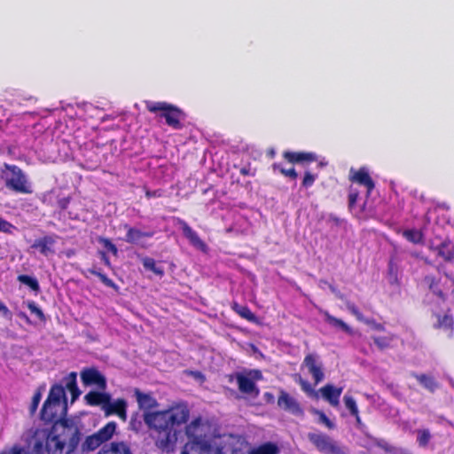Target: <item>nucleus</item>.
I'll return each mask as SVG.
<instances>
[{
    "label": "nucleus",
    "mask_w": 454,
    "mask_h": 454,
    "mask_svg": "<svg viewBox=\"0 0 454 454\" xmlns=\"http://www.w3.org/2000/svg\"><path fill=\"white\" fill-rule=\"evenodd\" d=\"M82 431L73 419H62L51 428H36L27 441L31 454H71L77 449Z\"/></svg>",
    "instance_id": "1"
},
{
    "label": "nucleus",
    "mask_w": 454,
    "mask_h": 454,
    "mask_svg": "<svg viewBox=\"0 0 454 454\" xmlns=\"http://www.w3.org/2000/svg\"><path fill=\"white\" fill-rule=\"evenodd\" d=\"M190 411L186 404L178 403L163 411H145L143 419L157 448L165 452H172L177 442V427L186 424Z\"/></svg>",
    "instance_id": "2"
},
{
    "label": "nucleus",
    "mask_w": 454,
    "mask_h": 454,
    "mask_svg": "<svg viewBox=\"0 0 454 454\" xmlns=\"http://www.w3.org/2000/svg\"><path fill=\"white\" fill-rule=\"evenodd\" d=\"M67 403L65 389L61 384H53L49 391L47 399L40 411V417L45 423L54 425L67 418Z\"/></svg>",
    "instance_id": "3"
},
{
    "label": "nucleus",
    "mask_w": 454,
    "mask_h": 454,
    "mask_svg": "<svg viewBox=\"0 0 454 454\" xmlns=\"http://www.w3.org/2000/svg\"><path fill=\"white\" fill-rule=\"evenodd\" d=\"M0 178L11 192L19 194L33 193V186L27 174L17 165L4 163L0 168Z\"/></svg>",
    "instance_id": "4"
},
{
    "label": "nucleus",
    "mask_w": 454,
    "mask_h": 454,
    "mask_svg": "<svg viewBox=\"0 0 454 454\" xmlns=\"http://www.w3.org/2000/svg\"><path fill=\"white\" fill-rule=\"evenodd\" d=\"M148 112L155 114L156 117L163 118L166 124L174 129H182L183 121L185 120V113L176 106L166 101H145Z\"/></svg>",
    "instance_id": "5"
},
{
    "label": "nucleus",
    "mask_w": 454,
    "mask_h": 454,
    "mask_svg": "<svg viewBox=\"0 0 454 454\" xmlns=\"http://www.w3.org/2000/svg\"><path fill=\"white\" fill-rule=\"evenodd\" d=\"M308 439L322 453L346 454L343 449L325 434L309 433Z\"/></svg>",
    "instance_id": "6"
},
{
    "label": "nucleus",
    "mask_w": 454,
    "mask_h": 454,
    "mask_svg": "<svg viewBox=\"0 0 454 454\" xmlns=\"http://www.w3.org/2000/svg\"><path fill=\"white\" fill-rule=\"evenodd\" d=\"M301 365L305 366L308 369L309 373L311 375L314 380V385H317L324 380L325 372L323 364L319 360V357L317 354H307L303 359Z\"/></svg>",
    "instance_id": "7"
},
{
    "label": "nucleus",
    "mask_w": 454,
    "mask_h": 454,
    "mask_svg": "<svg viewBox=\"0 0 454 454\" xmlns=\"http://www.w3.org/2000/svg\"><path fill=\"white\" fill-rule=\"evenodd\" d=\"M278 406L297 417H303L304 411L300 403L284 389L279 390Z\"/></svg>",
    "instance_id": "8"
},
{
    "label": "nucleus",
    "mask_w": 454,
    "mask_h": 454,
    "mask_svg": "<svg viewBox=\"0 0 454 454\" xmlns=\"http://www.w3.org/2000/svg\"><path fill=\"white\" fill-rule=\"evenodd\" d=\"M181 454H222V451L209 442L196 438L184 446Z\"/></svg>",
    "instance_id": "9"
},
{
    "label": "nucleus",
    "mask_w": 454,
    "mask_h": 454,
    "mask_svg": "<svg viewBox=\"0 0 454 454\" xmlns=\"http://www.w3.org/2000/svg\"><path fill=\"white\" fill-rule=\"evenodd\" d=\"M127 401L123 398H118L112 402V398L108 400L106 403L105 407H103V411L106 417L115 415L122 421L127 420Z\"/></svg>",
    "instance_id": "10"
},
{
    "label": "nucleus",
    "mask_w": 454,
    "mask_h": 454,
    "mask_svg": "<svg viewBox=\"0 0 454 454\" xmlns=\"http://www.w3.org/2000/svg\"><path fill=\"white\" fill-rule=\"evenodd\" d=\"M81 379L84 385H95L99 389L106 388V380L105 376L96 368H86L81 372Z\"/></svg>",
    "instance_id": "11"
},
{
    "label": "nucleus",
    "mask_w": 454,
    "mask_h": 454,
    "mask_svg": "<svg viewBox=\"0 0 454 454\" xmlns=\"http://www.w3.org/2000/svg\"><path fill=\"white\" fill-rule=\"evenodd\" d=\"M349 180L352 183L364 185L367 190V194L370 195L375 188V183L371 177L368 170L364 167H361L357 170H350Z\"/></svg>",
    "instance_id": "12"
},
{
    "label": "nucleus",
    "mask_w": 454,
    "mask_h": 454,
    "mask_svg": "<svg viewBox=\"0 0 454 454\" xmlns=\"http://www.w3.org/2000/svg\"><path fill=\"white\" fill-rule=\"evenodd\" d=\"M283 158L291 164H309L317 160L314 153L285 151Z\"/></svg>",
    "instance_id": "13"
},
{
    "label": "nucleus",
    "mask_w": 454,
    "mask_h": 454,
    "mask_svg": "<svg viewBox=\"0 0 454 454\" xmlns=\"http://www.w3.org/2000/svg\"><path fill=\"white\" fill-rule=\"evenodd\" d=\"M178 223L182 229L184 236L189 240L191 245L196 248L205 251L207 249L206 243L200 238L199 234L192 230L191 226L183 219H178Z\"/></svg>",
    "instance_id": "14"
},
{
    "label": "nucleus",
    "mask_w": 454,
    "mask_h": 454,
    "mask_svg": "<svg viewBox=\"0 0 454 454\" xmlns=\"http://www.w3.org/2000/svg\"><path fill=\"white\" fill-rule=\"evenodd\" d=\"M55 243V236L45 235L42 238L36 239L31 245V248L37 249L41 254L48 256L55 253L53 248Z\"/></svg>",
    "instance_id": "15"
},
{
    "label": "nucleus",
    "mask_w": 454,
    "mask_h": 454,
    "mask_svg": "<svg viewBox=\"0 0 454 454\" xmlns=\"http://www.w3.org/2000/svg\"><path fill=\"white\" fill-rule=\"evenodd\" d=\"M342 390V387H336L332 384H326L319 388L317 393H320L323 399L328 402L332 406L336 407L340 403Z\"/></svg>",
    "instance_id": "16"
},
{
    "label": "nucleus",
    "mask_w": 454,
    "mask_h": 454,
    "mask_svg": "<svg viewBox=\"0 0 454 454\" xmlns=\"http://www.w3.org/2000/svg\"><path fill=\"white\" fill-rule=\"evenodd\" d=\"M97 454H133L130 444L124 441L112 442L103 445Z\"/></svg>",
    "instance_id": "17"
},
{
    "label": "nucleus",
    "mask_w": 454,
    "mask_h": 454,
    "mask_svg": "<svg viewBox=\"0 0 454 454\" xmlns=\"http://www.w3.org/2000/svg\"><path fill=\"white\" fill-rule=\"evenodd\" d=\"M134 395L136 396L138 408L145 411H153V409H155L159 406V403L157 400L153 397L150 394H145L141 392L138 388H136L134 391Z\"/></svg>",
    "instance_id": "18"
},
{
    "label": "nucleus",
    "mask_w": 454,
    "mask_h": 454,
    "mask_svg": "<svg viewBox=\"0 0 454 454\" xmlns=\"http://www.w3.org/2000/svg\"><path fill=\"white\" fill-rule=\"evenodd\" d=\"M109 399H111L109 393L95 390H91L84 395V400L88 405L99 406L102 411Z\"/></svg>",
    "instance_id": "19"
},
{
    "label": "nucleus",
    "mask_w": 454,
    "mask_h": 454,
    "mask_svg": "<svg viewBox=\"0 0 454 454\" xmlns=\"http://www.w3.org/2000/svg\"><path fill=\"white\" fill-rule=\"evenodd\" d=\"M230 381L235 378L238 383L239 390L243 394H252L254 391L257 392L256 385L254 381L247 376H245L241 372H236L234 375H230Z\"/></svg>",
    "instance_id": "20"
},
{
    "label": "nucleus",
    "mask_w": 454,
    "mask_h": 454,
    "mask_svg": "<svg viewBox=\"0 0 454 454\" xmlns=\"http://www.w3.org/2000/svg\"><path fill=\"white\" fill-rule=\"evenodd\" d=\"M123 228L127 231L124 239L127 243L137 244L143 238H152L153 236V231H142L129 226L128 223L123 224Z\"/></svg>",
    "instance_id": "21"
},
{
    "label": "nucleus",
    "mask_w": 454,
    "mask_h": 454,
    "mask_svg": "<svg viewBox=\"0 0 454 454\" xmlns=\"http://www.w3.org/2000/svg\"><path fill=\"white\" fill-rule=\"evenodd\" d=\"M76 377V372H72L67 377L64 378L65 387H63L64 389H67L70 392L72 395V403L74 402L81 395V391L77 386Z\"/></svg>",
    "instance_id": "22"
},
{
    "label": "nucleus",
    "mask_w": 454,
    "mask_h": 454,
    "mask_svg": "<svg viewBox=\"0 0 454 454\" xmlns=\"http://www.w3.org/2000/svg\"><path fill=\"white\" fill-rule=\"evenodd\" d=\"M117 429V424L114 421L107 422L103 427L95 432L101 442L105 445L110 441Z\"/></svg>",
    "instance_id": "23"
},
{
    "label": "nucleus",
    "mask_w": 454,
    "mask_h": 454,
    "mask_svg": "<svg viewBox=\"0 0 454 454\" xmlns=\"http://www.w3.org/2000/svg\"><path fill=\"white\" fill-rule=\"evenodd\" d=\"M231 309L238 314L240 317L251 323L257 322L256 316L251 311L248 306L241 305L237 301H233L231 305Z\"/></svg>",
    "instance_id": "24"
},
{
    "label": "nucleus",
    "mask_w": 454,
    "mask_h": 454,
    "mask_svg": "<svg viewBox=\"0 0 454 454\" xmlns=\"http://www.w3.org/2000/svg\"><path fill=\"white\" fill-rule=\"evenodd\" d=\"M437 322L434 325L435 329H444L450 332V336H452L453 327H454V320L451 315L444 314L440 315L436 314Z\"/></svg>",
    "instance_id": "25"
},
{
    "label": "nucleus",
    "mask_w": 454,
    "mask_h": 454,
    "mask_svg": "<svg viewBox=\"0 0 454 454\" xmlns=\"http://www.w3.org/2000/svg\"><path fill=\"white\" fill-rule=\"evenodd\" d=\"M411 376L415 378L419 384H421L425 388L434 393L435 389L438 387V384L434 379V377L421 373L412 372Z\"/></svg>",
    "instance_id": "26"
},
{
    "label": "nucleus",
    "mask_w": 454,
    "mask_h": 454,
    "mask_svg": "<svg viewBox=\"0 0 454 454\" xmlns=\"http://www.w3.org/2000/svg\"><path fill=\"white\" fill-rule=\"evenodd\" d=\"M247 454H279V448L276 443L268 442L252 448Z\"/></svg>",
    "instance_id": "27"
},
{
    "label": "nucleus",
    "mask_w": 454,
    "mask_h": 454,
    "mask_svg": "<svg viewBox=\"0 0 454 454\" xmlns=\"http://www.w3.org/2000/svg\"><path fill=\"white\" fill-rule=\"evenodd\" d=\"M102 444L98 435L94 433L85 437L84 441L82 442L81 449L82 452H90L97 450Z\"/></svg>",
    "instance_id": "28"
},
{
    "label": "nucleus",
    "mask_w": 454,
    "mask_h": 454,
    "mask_svg": "<svg viewBox=\"0 0 454 454\" xmlns=\"http://www.w3.org/2000/svg\"><path fill=\"white\" fill-rule=\"evenodd\" d=\"M325 321L333 327L339 328L345 332L346 333L351 334L352 329L349 325H348L343 320L337 318L328 312L325 313Z\"/></svg>",
    "instance_id": "29"
},
{
    "label": "nucleus",
    "mask_w": 454,
    "mask_h": 454,
    "mask_svg": "<svg viewBox=\"0 0 454 454\" xmlns=\"http://www.w3.org/2000/svg\"><path fill=\"white\" fill-rule=\"evenodd\" d=\"M424 281L428 285V288L434 294H435L439 298H444V294L440 288L439 279H437L434 276H426Z\"/></svg>",
    "instance_id": "30"
},
{
    "label": "nucleus",
    "mask_w": 454,
    "mask_h": 454,
    "mask_svg": "<svg viewBox=\"0 0 454 454\" xmlns=\"http://www.w3.org/2000/svg\"><path fill=\"white\" fill-rule=\"evenodd\" d=\"M437 254L439 256L442 257L445 261L450 262L454 260V251L450 247V242H442L437 247Z\"/></svg>",
    "instance_id": "31"
},
{
    "label": "nucleus",
    "mask_w": 454,
    "mask_h": 454,
    "mask_svg": "<svg viewBox=\"0 0 454 454\" xmlns=\"http://www.w3.org/2000/svg\"><path fill=\"white\" fill-rule=\"evenodd\" d=\"M17 279L21 284L27 286L32 291L35 293L40 292L39 282L35 277L21 274L18 276Z\"/></svg>",
    "instance_id": "32"
},
{
    "label": "nucleus",
    "mask_w": 454,
    "mask_h": 454,
    "mask_svg": "<svg viewBox=\"0 0 454 454\" xmlns=\"http://www.w3.org/2000/svg\"><path fill=\"white\" fill-rule=\"evenodd\" d=\"M403 236L413 244H420L423 242V233L416 229H407L403 231Z\"/></svg>",
    "instance_id": "33"
},
{
    "label": "nucleus",
    "mask_w": 454,
    "mask_h": 454,
    "mask_svg": "<svg viewBox=\"0 0 454 454\" xmlns=\"http://www.w3.org/2000/svg\"><path fill=\"white\" fill-rule=\"evenodd\" d=\"M143 266L148 270L153 271L155 275L162 277L164 275V270L161 267L156 265V262L153 258L145 257L142 260Z\"/></svg>",
    "instance_id": "34"
},
{
    "label": "nucleus",
    "mask_w": 454,
    "mask_h": 454,
    "mask_svg": "<svg viewBox=\"0 0 454 454\" xmlns=\"http://www.w3.org/2000/svg\"><path fill=\"white\" fill-rule=\"evenodd\" d=\"M87 271L91 275L97 276L106 286L114 289L117 288L116 284L111 278L96 268L88 269Z\"/></svg>",
    "instance_id": "35"
},
{
    "label": "nucleus",
    "mask_w": 454,
    "mask_h": 454,
    "mask_svg": "<svg viewBox=\"0 0 454 454\" xmlns=\"http://www.w3.org/2000/svg\"><path fill=\"white\" fill-rule=\"evenodd\" d=\"M431 440V434L428 429L417 430V442L419 447L426 448Z\"/></svg>",
    "instance_id": "36"
},
{
    "label": "nucleus",
    "mask_w": 454,
    "mask_h": 454,
    "mask_svg": "<svg viewBox=\"0 0 454 454\" xmlns=\"http://www.w3.org/2000/svg\"><path fill=\"white\" fill-rule=\"evenodd\" d=\"M346 308L348 309V310L353 315L356 317V318L360 321V322H364L367 325H370L372 321L369 320V319H365L364 317L363 316V314L360 312V310L358 309V308L355 305V303L349 301H346Z\"/></svg>",
    "instance_id": "37"
},
{
    "label": "nucleus",
    "mask_w": 454,
    "mask_h": 454,
    "mask_svg": "<svg viewBox=\"0 0 454 454\" xmlns=\"http://www.w3.org/2000/svg\"><path fill=\"white\" fill-rule=\"evenodd\" d=\"M27 306L28 309L30 310V312L32 314H35L36 316V317L41 322H43V323L46 322V317H45L43 311L34 301H27Z\"/></svg>",
    "instance_id": "38"
},
{
    "label": "nucleus",
    "mask_w": 454,
    "mask_h": 454,
    "mask_svg": "<svg viewBox=\"0 0 454 454\" xmlns=\"http://www.w3.org/2000/svg\"><path fill=\"white\" fill-rule=\"evenodd\" d=\"M343 401L346 408L348 410L351 415H356L359 412L355 399L350 395H344Z\"/></svg>",
    "instance_id": "39"
},
{
    "label": "nucleus",
    "mask_w": 454,
    "mask_h": 454,
    "mask_svg": "<svg viewBox=\"0 0 454 454\" xmlns=\"http://www.w3.org/2000/svg\"><path fill=\"white\" fill-rule=\"evenodd\" d=\"M313 412L318 416V422L324 424L327 428L333 429L334 423L325 415V413L319 410H314Z\"/></svg>",
    "instance_id": "40"
},
{
    "label": "nucleus",
    "mask_w": 454,
    "mask_h": 454,
    "mask_svg": "<svg viewBox=\"0 0 454 454\" xmlns=\"http://www.w3.org/2000/svg\"><path fill=\"white\" fill-rule=\"evenodd\" d=\"M298 378H299V380H296V381L300 384V386H301V389H302L305 393H307V394H309V395H312V396H314V397L317 398V397H318V396H317V395H318V393H317V392H316V391H314V389H313V387H311L310 383H309L307 380H303L301 376H298Z\"/></svg>",
    "instance_id": "41"
},
{
    "label": "nucleus",
    "mask_w": 454,
    "mask_h": 454,
    "mask_svg": "<svg viewBox=\"0 0 454 454\" xmlns=\"http://www.w3.org/2000/svg\"><path fill=\"white\" fill-rule=\"evenodd\" d=\"M98 241L103 247L111 252L114 255H117L118 248L117 247L107 238L99 237Z\"/></svg>",
    "instance_id": "42"
},
{
    "label": "nucleus",
    "mask_w": 454,
    "mask_h": 454,
    "mask_svg": "<svg viewBox=\"0 0 454 454\" xmlns=\"http://www.w3.org/2000/svg\"><path fill=\"white\" fill-rule=\"evenodd\" d=\"M201 425V419L197 418L193 419L190 424H188L185 427V433L188 437H193L195 435V431L197 427Z\"/></svg>",
    "instance_id": "43"
},
{
    "label": "nucleus",
    "mask_w": 454,
    "mask_h": 454,
    "mask_svg": "<svg viewBox=\"0 0 454 454\" xmlns=\"http://www.w3.org/2000/svg\"><path fill=\"white\" fill-rule=\"evenodd\" d=\"M390 339L385 336L373 337L374 344L380 349L384 350L390 346Z\"/></svg>",
    "instance_id": "44"
},
{
    "label": "nucleus",
    "mask_w": 454,
    "mask_h": 454,
    "mask_svg": "<svg viewBox=\"0 0 454 454\" xmlns=\"http://www.w3.org/2000/svg\"><path fill=\"white\" fill-rule=\"evenodd\" d=\"M317 177V175L312 174L309 171H306L304 173V176H303V179H302V182H301L302 187H304V188L311 187L314 184Z\"/></svg>",
    "instance_id": "45"
},
{
    "label": "nucleus",
    "mask_w": 454,
    "mask_h": 454,
    "mask_svg": "<svg viewBox=\"0 0 454 454\" xmlns=\"http://www.w3.org/2000/svg\"><path fill=\"white\" fill-rule=\"evenodd\" d=\"M15 226L8 222L7 220L0 217V231L4 233L11 234Z\"/></svg>",
    "instance_id": "46"
},
{
    "label": "nucleus",
    "mask_w": 454,
    "mask_h": 454,
    "mask_svg": "<svg viewBox=\"0 0 454 454\" xmlns=\"http://www.w3.org/2000/svg\"><path fill=\"white\" fill-rule=\"evenodd\" d=\"M373 442H374L376 446H378L379 448L382 449L386 452H393L394 450H395V448L393 446H391L388 442H387L383 439H376V438H374Z\"/></svg>",
    "instance_id": "47"
},
{
    "label": "nucleus",
    "mask_w": 454,
    "mask_h": 454,
    "mask_svg": "<svg viewBox=\"0 0 454 454\" xmlns=\"http://www.w3.org/2000/svg\"><path fill=\"white\" fill-rule=\"evenodd\" d=\"M41 398H42V395H41L40 391H37L33 395L32 402L30 404V411L32 413H34L37 410L39 403L41 401Z\"/></svg>",
    "instance_id": "48"
},
{
    "label": "nucleus",
    "mask_w": 454,
    "mask_h": 454,
    "mask_svg": "<svg viewBox=\"0 0 454 454\" xmlns=\"http://www.w3.org/2000/svg\"><path fill=\"white\" fill-rule=\"evenodd\" d=\"M242 443H239V446L236 445H228L226 446V451L229 454H245L242 448Z\"/></svg>",
    "instance_id": "49"
},
{
    "label": "nucleus",
    "mask_w": 454,
    "mask_h": 454,
    "mask_svg": "<svg viewBox=\"0 0 454 454\" xmlns=\"http://www.w3.org/2000/svg\"><path fill=\"white\" fill-rule=\"evenodd\" d=\"M358 192L357 191H350L348 193V207L350 208L354 207L358 199Z\"/></svg>",
    "instance_id": "50"
},
{
    "label": "nucleus",
    "mask_w": 454,
    "mask_h": 454,
    "mask_svg": "<svg viewBox=\"0 0 454 454\" xmlns=\"http://www.w3.org/2000/svg\"><path fill=\"white\" fill-rule=\"evenodd\" d=\"M144 189H145V196H146L147 199L160 198V197L162 196V191L161 190L151 191V190L147 189L146 187H144Z\"/></svg>",
    "instance_id": "51"
},
{
    "label": "nucleus",
    "mask_w": 454,
    "mask_h": 454,
    "mask_svg": "<svg viewBox=\"0 0 454 454\" xmlns=\"http://www.w3.org/2000/svg\"><path fill=\"white\" fill-rule=\"evenodd\" d=\"M0 454H26V452L22 448L15 445L9 450H3Z\"/></svg>",
    "instance_id": "52"
},
{
    "label": "nucleus",
    "mask_w": 454,
    "mask_h": 454,
    "mask_svg": "<svg viewBox=\"0 0 454 454\" xmlns=\"http://www.w3.org/2000/svg\"><path fill=\"white\" fill-rule=\"evenodd\" d=\"M247 376L250 377V379H252L253 380H260L262 379V373L260 370H250L248 372H247Z\"/></svg>",
    "instance_id": "53"
},
{
    "label": "nucleus",
    "mask_w": 454,
    "mask_h": 454,
    "mask_svg": "<svg viewBox=\"0 0 454 454\" xmlns=\"http://www.w3.org/2000/svg\"><path fill=\"white\" fill-rule=\"evenodd\" d=\"M70 204V197H64L58 200V207L61 210H66Z\"/></svg>",
    "instance_id": "54"
},
{
    "label": "nucleus",
    "mask_w": 454,
    "mask_h": 454,
    "mask_svg": "<svg viewBox=\"0 0 454 454\" xmlns=\"http://www.w3.org/2000/svg\"><path fill=\"white\" fill-rule=\"evenodd\" d=\"M0 313L4 317L10 318L12 317V313L7 306L0 301Z\"/></svg>",
    "instance_id": "55"
},
{
    "label": "nucleus",
    "mask_w": 454,
    "mask_h": 454,
    "mask_svg": "<svg viewBox=\"0 0 454 454\" xmlns=\"http://www.w3.org/2000/svg\"><path fill=\"white\" fill-rule=\"evenodd\" d=\"M98 254L104 264L107 267H111V262L106 253L105 251H99Z\"/></svg>",
    "instance_id": "56"
},
{
    "label": "nucleus",
    "mask_w": 454,
    "mask_h": 454,
    "mask_svg": "<svg viewBox=\"0 0 454 454\" xmlns=\"http://www.w3.org/2000/svg\"><path fill=\"white\" fill-rule=\"evenodd\" d=\"M297 176H298V174L294 168H290L287 169V176L286 177L295 180L297 178Z\"/></svg>",
    "instance_id": "57"
},
{
    "label": "nucleus",
    "mask_w": 454,
    "mask_h": 454,
    "mask_svg": "<svg viewBox=\"0 0 454 454\" xmlns=\"http://www.w3.org/2000/svg\"><path fill=\"white\" fill-rule=\"evenodd\" d=\"M271 168L273 170L274 173L276 172H278L280 173L282 169H284V167L282 166L281 163H278V162H275L271 165Z\"/></svg>",
    "instance_id": "58"
},
{
    "label": "nucleus",
    "mask_w": 454,
    "mask_h": 454,
    "mask_svg": "<svg viewBox=\"0 0 454 454\" xmlns=\"http://www.w3.org/2000/svg\"><path fill=\"white\" fill-rule=\"evenodd\" d=\"M356 419V427L359 428V429H362L364 427V424L362 422V419L360 418V415H359V412H357L356 415H353Z\"/></svg>",
    "instance_id": "59"
},
{
    "label": "nucleus",
    "mask_w": 454,
    "mask_h": 454,
    "mask_svg": "<svg viewBox=\"0 0 454 454\" xmlns=\"http://www.w3.org/2000/svg\"><path fill=\"white\" fill-rule=\"evenodd\" d=\"M239 173L245 176H250L251 175V172H250V168H247V167H243L239 169Z\"/></svg>",
    "instance_id": "60"
},
{
    "label": "nucleus",
    "mask_w": 454,
    "mask_h": 454,
    "mask_svg": "<svg viewBox=\"0 0 454 454\" xmlns=\"http://www.w3.org/2000/svg\"><path fill=\"white\" fill-rule=\"evenodd\" d=\"M19 317L22 319H24L27 324H31V321L29 319V317L27 316L26 313L24 312H20L19 313Z\"/></svg>",
    "instance_id": "61"
},
{
    "label": "nucleus",
    "mask_w": 454,
    "mask_h": 454,
    "mask_svg": "<svg viewBox=\"0 0 454 454\" xmlns=\"http://www.w3.org/2000/svg\"><path fill=\"white\" fill-rule=\"evenodd\" d=\"M275 154H276V153H275L274 149H270L267 152V156L271 159L275 157Z\"/></svg>",
    "instance_id": "62"
},
{
    "label": "nucleus",
    "mask_w": 454,
    "mask_h": 454,
    "mask_svg": "<svg viewBox=\"0 0 454 454\" xmlns=\"http://www.w3.org/2000/svg\"><path fill=\"white\" fill-rule=\"evenodd\" d=\"M374 327H375L376 330H379V331H383L384 330V326L381 324H379V323H375L374 324Z\"/></svg>",
    "instance_id": "63"
},
{
    "label": "nucleus",
    "mask_w": 454,
    "mask_h": 454,
    "mask_svg": "<svg viewBox=\"0 0 454 454\" xmlns=\"http://www.w3.org/2000/svg\"><path fill=\"white\" fill-rule=\"evenodd\" d=\"M287 169L288 168H285L281 170L280 174L283 175L284 176H287Z\"/></svg>",
    "instance_id": "64"
}]
</instances>
